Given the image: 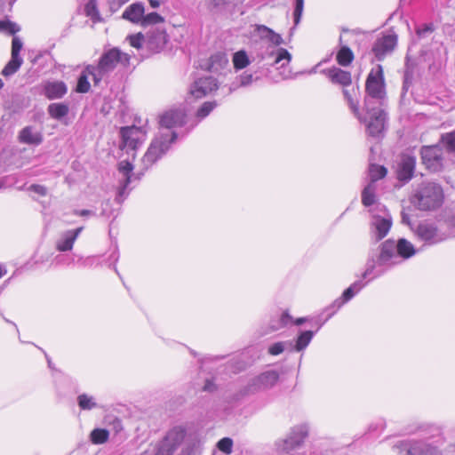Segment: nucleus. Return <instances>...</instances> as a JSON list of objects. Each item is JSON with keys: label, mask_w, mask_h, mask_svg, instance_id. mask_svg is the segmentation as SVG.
Masks as SVG:
<instances>
[{"label": "nucleus", "mask_w": 455, "mask_h": 455, "mask_svg": "<svg viewBox=\"0 0 455 455\" xmlns=\"http://www.w3.org/2000/svg\"><path fill=\"white\" fill-rule=\"evenodd\" d=\"M359 87L353 88L352 92L343 89V95L350 110L356 118L366 125L369 136L379 138L384 132L387 123V113L381 108V100L384 97V76L381 65L371 69L365 83L366 96L364 98L363 112L359 109V102L355 99Z\"/></svg>", "instance_id": "f257e3e1"}, {"label": "nucleus", "mask_w": 455, "mask_h": 455, "mask_svg": "<svg viewBox=\"0 0 455 455\" xmlns=\"http://www.w3.org/2000/svg\"><path fill=\"white\" fill-rule=\"evenodd\" d=\"M416 252L414 245L405 238L387 239L369 251L363 277L374 280Z\"/></svg>", "instance_id": "f03ea898"}, {"label": "nucleus", "mask_w": 455, "mask_h": 455, "mask_svg": "<svg viewBox=\"0 0 455 455\" xmlns=\"http://www.w3.org/2000/svg\"><path fill=\"white\" fill-rule=\"evenodd\" d=\"M186 122L187 114L182 108H171L160 116V131L143 156L146 167L156 164L169 151L178 137L177 133L172 129L182 127Z\"/></svg>", "instance_id": "7ed1b4c3"}, {"label": "nucleus", "mask_w": 455, "mask_h": 455, "mask_svg": "<svg viewBox=\"0 0 455 455\" xmlns=\"http://www.w3.org/2000/svg\"><path fill=\"white\" fill-rule=\"evenodd\" d=\"M120 63L126 67L130 63V55L121 52L118 48L106 51L100 58L98 64L87 65V70L91 73L94 85H98L107 77L116 65Z\"/></svg>", "instance_id": "20e7f679"}, {"label": "nucleus", "mask_w": 455, "mask_h": 455, "mask_svg": "<svg viewBox=\"0 0 455 455\" xmlns=\"http://www.w3.org/2000/svg\"><path fill=\"white\" fill-rule=\"evenodd\" d=\"M443 197V190L440 184L423 181L414 191L411 203L420 211H433L442 205Z\"/></svg>", "instance_id": "39448f33"}, {"label": "nucleus", "mask_w": 455, "mask_h": 455, "mask_svg": "<svg viewBox=\"0 0 455 455\" xmlns=\"http://www.w3.org/2000/svg\"><path fill=\"white\" fill-rule=\"evenodd\" d=\"M308 434L309 427L307 424L294 426L284 439L276 442L277 450L287 455H307L304 446Z\"/></svg>", "instance_id": "423d86ee"}, {"label": "nucleus", "mask_w": 455, "mask_h": 455, "mask_svg": "<svg viewBox=\"0 0 455 455\" xmlns=\"http://www.w3.org/2000/svg\"><path fill=\"white\" fill-rule=\"evenodd\" d=\"M142 164L143 170L137 173H133V165L129 161H121L118 164V172L121 177L119 179V186L115 199L117 204H122L129 196L130 192L133 188V187H130V185L133 182H139L144 175L145 171L153 165L151 164L148 167H146L143 161Z\"/></svg>", "instance_id": "0eeeda50"}, {"label": "nucleus", "mask_w": 455, "mask_h": 455, "mask_svg": "<svg viewBox=\"0 0 455 455\" xmlns=\"http://www.w3.org/2000/svg\"><path fill=\"white\" fill-rule=\"evenodd\" d=\"M392 450L398 455H442L436 446L422 440H400L392 445Z\"/></svg>", "instance_id": "6e6552de"}, {"label": "nucleus", "mask_w": 455, "mask_h": 455, "mask_svg": "<svg viewBox=\"0 0 455 455\" xmlns=\"http://www.w3.org/2000/svg\"><path fill=\"white\" fill-rule=\"evenodd\" d=\"M371 236L377 243L386 237L392 227V217L386 206L379 204L371 210Z\"/></svg>", "instance_id": "1a4fd4ad"}, {"label": "nucleus", "mask_w": 455, "mask_h": 455, "mask_svg": "<svg viewBox=\"0 0 455 455\" xmlns=\"http://www.w3.org/2000/svg\"><path fill=\"white\" fill-rule=\"evenodd\" d=\"M120 149L132 155L134 158L135 151L146 140V132L141 127L125 126L120 130Z\"/></svg>", "instance_id": "9d476101"}, {"label": "nucleus", "mask_w": 455, "mask_h": 455, "mask_svg": "<svg viewBox=\"0 0 455 455\" xmlns=\"http://www.w3.org/2000/svg\"><path fill=\"white\" fill-rule=\"evenodd\" d=\"M279 379L275 370L267 371L252 379L240 390V395L245 396L272 388Z\"/></svg>", "instance_id": "9b49d317"}, {"label": "nucleus", "mask_w": 455, "mask_h": 455, "mask_svg": "<svg viewBox=\"0 0 455 455\" xmlns=\"http://www.w3.org/2000/svg\"><path fill=\"white\" fill-rule=\"evenodd\" d=\"M421 162L430 172H439L443 169V150L438 145L423 146L420 149Z\"/></svg>", "instance_id": "f8f14e48"}, {"label": "nucleus", "mask_w": 455, "mask_h": 455, "mask_svg": "<svg viewBox=\"0 0 455 455\" xmlns=\"http://www.w3.org/2000/svg\"><path fill=\"white\" fill-rule=\"evenodd\" d=\"M186 437V430L182 427L171 429L166 436L158 443L155 455H172Z\"/></svg>", "instance_id": "ddd939ff"}, {"label": "nucleus", "mask_w": 455, "mask_h": 455, "mask_svg": "<svg viewBox=\"0 0 455 455\" xmlns=\"http://www.w3.org/2000/svg\"><path fill=\"white\" fill-rule=\"evenodd\" d=\"M219 89V82L212 76L197 77L190 84L188 93L195 99H202Z\"/></svg>", "instance_id": "4468645a"}, {"label": "nucleus", "mask_w": 455, "mask_h": 455, "mask_svg": "<svg viewBox=\"0 0 455 455\" xmlns=\"http://www.w3.org/2000/svg\"><path fill=\"white\" fill-rule=\"evenodd\" d=\"M411 231L426 245H434L444 240L438 228L434 224L426 221L419 222L415 228H411Z\"/></svg>", "instance_id": "2eb2a0df"}, {"label": "nucleus", "mask_w": 455, "mask_h": 455, "mask_svg": "<svg viewBox=\"0 0 455 455\" xmlns=\"http://www.w3.org/2000/svg\"><path fill=\"white\" fill-rule=\"evenodd\" d=\"M397 44L396 35H386L378 38L371 48L377 60H383L387 55L391 54Z\"/></svg>", "instance_id": "dca6fc26"}, {"label": "nucleus", "mask_w": 455, "mask_h": 455, "mask_svg": "<svg viewBox=\"0 0 455 455\" xmlns=\"http://www.w3.org/2000/svg\"><path fill=\"white\" fill-rule=\"evenodd\" d=\"M307 455H350L348 448L336 449L330 440H321L313 445Z\"/></svg>", "instance_id": "f3484780"}, {"label": "nucleus", "mask_w": 455, "mask_h": 455, "mask_svg": "<svg viewBox=\"0 0 455 455\" xmlns=\"http://www.w3.org/2000/svg\"><path fill=\"white\" fill-rule=\"evenodd\" d=\"M168 42V36L164 30L153 29L147 35V48L152 52L162 51Z\"/></svg>", "instance_id": "a211bd4d"}, {"label": "nucleus", "mask_w": 455, "mask_h": 455, "mask_svg": "<svg viewBox=\"0 0 455 455\" xmlns=\"http://www.w3.org/2000/svg\"><path fill=\"white\" fill-rule=\"evenodd\" d=\"M416 166V158L413 156L404 155L397 166L396 176L400 181L408 182L413 177Z\"/></svg>", "instance_id": "6ab92c4d"}, {"label": "nucleus", "mask_w": 455, "mask_h": 455, "mask_svg": "<svg viewBox=\"0 0 455 455\" xmlns=\"http://www.w3.org/2000/svg\"><path fill=\"white\" fill-rule=\"evenodd\" d=\"M68 92V87L63 81H48L43 84V94L48 100L61 99Z\"/></svg>", "instance_id": "aec40b11"}, {"label": "nucleus", "mask_w": 455, "mask_h": 455, "mask_svg": "<svg viewBox=\"0 0 455 455\" xmlns=\"http://www.w3.org/2000/svg\"><path fill=\"white\" fill-rule=\"evenodd\" d=\"M322 72L327 76L332 84L347 87L352 83L351 73L339 68L332 67L331 68L324 69Z\"/></svg>", "instance_id": "412c9836"}, {"label": "nucleus", "mask_w": 455, "mask_h": 455, "mask_svg": "<svg viewBox=\"0 0 455 455\" xmlns=\"http://www.w3.org/2000/svg\"><path fill=\"white\" fill-rule=\"evenodd\" d=\"M83 227H79L76 229H71L64 232L60 238L56 243V248L59 251H71L73 245L81 234Z\"/></svg>", "instance_id": "4be33fe9"}, {"label": "nucleus", "mask_w": 455, "mask_h": 455, "mask_svg": "<svg viewBox=\"0 0 455 455\" xmlns=\"http://www.w3.org/2000/svg\"><path fill=\"white\" fill-rule=\"evenodd\" d=\"M145 12L144 4L136 2L129 5L123 12V19L127 20L134 24H141Z\"/></svg>", "instance_id": "5701e85b"}, {"label": "nucleus", "mask_w": 455, "mask_h": 455, "mask_svg": "<svg viewBox=\"0 0 455 455\" xmlns=\"http://www.w3.org/2000/svg\"><path fill=\"white\" fill-rule=\"evenodd\" d=\"M19 140L24 144L38 146L43 142V135L33 126H26L20 132Z\"/></svg>", "instance_id": "b1692460"}, {"label": "nucleus", "mask_w": 455, "mask_h": 455, "mask_svg": "<svg viewBox=\"0 0 455 455\" xmlns=\"http://www.w3.org/2000/svg\"><path fill=\"white\" fill-rule=\"evenodd\" d=\"M416 67V61L412 60L409 55H406L403 70V81L402 87L403 93H406L409 91L410 87L412 85Z\"/></svg>", "instance_id": "393cba45"}, {"label": "nucleus", "mask_w": 455, "mask_h": 455, "mask_svg": "<svg viewBox=\"0 0 455 455\" xmlns=\"http://www.w3.org/2000/svg\"><path fill=\"white\" fill-rule=\"evenodd\" d=\"M363 279H364L362 276ZM367 281L363 282V280H357L354 282L348 288H347L342 295L339 298L343 304H346L350 299H352L365 285L371 282V280L369 277L366 278Z\"/></svg>", "instance_id": "a878e982"}, {"label": "nucleus", "mask_w": 455, "mask_h": 455, "mask_svg": "<svg viewBox=\"0 0 455 455\" xmlns=\"http://www.w3.org/2000/svg\"><path fill=\"white\" fill-rule=\"evenodd\" d=\"M315 331H300L295 340L294 348L297 352L304 350L311 342Z\"/></svg>", "instance_id": "bb28decb"}, {"label": "nucleus", "mask_w": 455, "mask_h": 455, "mask_svg": "<svg viewBox=\"0 0 455 455\" xmlns=\"http://www.w3.org/2000/svg\"><path fill=\"white\" fill-rule=\"evenodd\" d=\"M268 51V57H274L273 61L271 62V65H275L281 62L282 60H286L287 63H289L291 60V55L290 52L284 49V48H279L276 51L275 50L274 46L267 47Z\"/></svg>", "instance_id": "cd10ccee"}, {"label": "nucleus", "mask_w": 455, "mask_h": 455, "mask_svg": "<svg viewBox=\"0 0 455 455\" xmlns=\"http://www.w3.org/2000/svg\"><path fill=\"white\" fill-rule=\"evenodd\" d=\"M49 115L56 119L60 120L68 114V106L65 103H52L48 106Z\"/></svg>", "instance_id": "c85d7f7f"}, {"label": "nucleus", "mask_w": 455, "mask_h": 455, "mask_svg": "<svg viewBox=\"0 0 455 455\" xmlns=\"http://www.w3.org/2000/svg\"><path fill=\"white\" fill-rule=\"evenodd\" d=\"M336 60L340 66L347 67L354 60V53L348 46L342 45L337 53Z\"/></svg>", "instance_id": "c756f323"}, {"label": "nucleus", "mask_w": 455, "mask_h": 455, "mask_svg": "<svg viewBox=\"0 0 455 455\" xmlns=\"http://www.w3.org/2000/svg\"><path fill=\"white\" fill-rule=\"evenodd\" d=\"M219 103L217 100L212 101H205L204 102L200 108L197 109L196 113V117L197 121L200 122L207 117L217 107Z\"/></svg>", "instance_id": "7c9ffc66"}, {"label": "nucleus", "mask_w": 455, "mask_h": 455, "mask_svg": "<svg viewBox=\"0 0 455 455\" xmlns=\"http://www.w3.org/2000/svg\"><path fill=\"white\" fill-rule=\"evenodd\" d=\"M119 259V251L118 246L116 243L112 247V251L108 255V259L104 260V264L107 265L109 268H113L114 271L116 273V275L119 276V278L122 280L123 283L124 284V282L123 280L122 275H120L117 267L116 263Z\"/></svg>", "instance_id": "2f4dec72"}, {"label": "nucleus", "mask_w": 455, "mask_h": 455, "mask_svg": "<svg viewBox=\"0 0 455 455\" xmlns=\"http://www.w3.org/2000/svg\"><path fill=\"white\" fill-rule=\"evenodd\" d=\"M376 203L375 185L369 183L362 192V204L366 206H372Z\"/></svg>", "instance_id": "473e14b6"}, {"label": "nucleus", "mask_w": 455, "mask_h": 455, "mask_svg": "<svg viewBox=\"0 0 455 455\" xmlns=\"http://www.w3.org/2000/svg\"><path fill=\"white\" fill-rule=\"evenodd\" d=\"M23 60L21 57L12 56L11 60L3 68L1 74L4 76H9L16 73L22 65Z\"/></svg>", "instance_id": "72a5a7b5"}, {"label": "nucleus", "mask_w": 455, "mask_h": 455, "mask_svg": "<svg viewBox=\"0 0 455 455\" xmlns=\"http://www.w3.org/2000/svg\"><path fill=\"white\" fill-rule=\"evenodd\" d=\"M101 256L100 255H93L89 256L86 258H84L82 256H76V265H77L79 267H92L94 265L99 266L102 264V261L100 260Z\"/></svg>", "instance_id": "f704fd0d"}, {"label": "nucleus", "mask_w": 455, "mask_h": 455, "mask_svg": "<svg viewBox=\"0 0 455 455\" xmlns=\"http://www.w3.org/2000/svg\"><path fill=\"white\" fill-rule=\"evenodd\" d=\"M91 76V73L87 70V66L81 72L76 84V91L80 93H86L90 91L91 84L89 83L88 77Z\"/></svg>", "instance_id": "c9c22d12"}, {"label": "nucleus", "mask_w": 455, "mask_h": 455, "mask_svg": "<svg viewBox=\"0 0 455 455\" xmlns=\"http://www.w3.org/2000/svg\"><path fill=\"white\" fill-rule=\"evenodd\" d=\"M77 403L81 410L90 411L98 407L93 396L87 394H81L77 396Z\"/></svg>", "instance_id": "e433bc0d"}, {"label": "nucleus", "mask_w": 455, "mask_h": 455, "mask_svg": "<svg viewBox=\"0 0 455 455\" xmlns=\"http://www.w3.org/2000/svg\"><path fill=\"white\" fill-rule=\"evenodd\" d=\"M233 64L236 70L243 69L250 64L249 57L245 51H238L233 55Z\"/></svg>", "instance_id": "4c0bfd02"}, {"label": "nucleus", "mask_w": 455, "mask_h": 455, "mask_svg": "<svg viewBox=\"0 0 455 455\" xmlns=\"http://www.w3.org/2000/svg\"><path fill=\"white\" fill-rule=\"evenodd\" d=\"M109 432L105 428H95L91 432L90 438L92 443L101 444L108 441Z\"/></svg>", "instance_id": "58836bf2"}, {"label": "nucleus", "mask_w": 455, "mask_h": 455, "mask_svg": "<svg viewBox=\"0 0 455 455\" xmlns=\"http://www.w3.org/2000/svg\"><path fill=\"white\" fill-rule=\"evenodd\" d=\"M84 12L93 22L100 21V16L97 7V0H89L84 6Z\"/></svg>", "instance_id": "ea45409f"}, {"label": "nucleus", "mask_w": 455, "mask_h": 455, "mask_svg": "<svg viewBox=\"0 0 455 455\" xmlns=\"http://www.w3.org/2000/svg\"><path fill=\"white\" fill-rule=\"evenodd\" d=\"M387 170L386 167L378 164H371L369 170L371 183L374 184V182L384 178L387 175Z\"/></svg>", "instance_id": "a19ab883"}, {"label": "nucleus", "mask_w": 455, "mask_h": 455, "mask_svg": "<svg viewBox=\"0 0 455 455\" xmlns=\"http://www.w3.org/2000/svg\"><path fill=\"white\" fill-rule=\"evenodd\" d=\"M164 21V19L163 16H161L157 12H153L147 15L144 14L140 25L143 27H147L149 25L163 23Z\"/></svg>", "instance_id": "79ce46f5"}, {"label": "nucleus", "mask_w": 455, "mask_h": 455, "mask_svg": "<svg viewBox=\"0 0 455 455\" xmlns=\"http://www.w3.org/2000/svg\"><path fill=\"white\" fill-rule=\"evenodd\" d=\"M77 255H67V254H59L53 259V264L56 266H69L71 264H76Z\"/></svg>", "instance_id": "37998d69"}, {"label": "nucleus", "mask_w": 455, "mask_h": 455, "mask_svg": "<svg viewBox=\"0 0 455 455\" xmlns=\"http://www.w3.org/2000/svg\"><path fill=\"white\" fill-rule=\"evenodd\" d=\"M260 78V76L258 75V72L248 73L243 72L239 76V83L240 86H248L251 84L253 82L258 81Z\"/></svg>", "instance_id": "c03bdc74"}, {"label": "nucleus", "mask_w": 455, "mask_h": 455, "mask_svg": "<svg viewBox=\"0 0 455 455\" xmlns=\"http://www.w3.org/2000/svg\"><path fill=\"white\" fill-rule=\"evenodd\" d=\"M342 301L338 298L331 305L326 307L322 313L326 316V319L331 318L336 312L343 306Z\"/></svg>", "instance_id": "a18cd8bd"}, {"label": "nucleus", "mask_w": 455, "mask_h": 455, "mask_svg": "<svg viewBox=\"0 0 455 455\" xmlns=\"http://www.w3.org/2000/svg\"><path fill=\"white\" fill-rule=\"evenodd\" d=\"M441 140L449 152H455V131L443 134Z\"/></svg>", "instance_id": "49530a36"}, {"label": "nucleus", "mask_w": 455, "mask_h": 455, "mask_svg": "<svg viewBox=\"0 0 455 455\" xmlns=\"http://www.w3.org/2000/svg\"><path fill=\"white\" fill-rule=\"evenodd\" d=\"M20 30V28L16 23L10 20H0V31H8L9 34L14 35Z\"/></svg>", "instance_id": "de8ad7c7"}, {"label": "nucleus", "mask_w": 455, "mask_h": 455, "mask_svg": "<svg viewBox=\"0 0 455 455\" xmlns=\"http://www.w3.org/2000/svg\"><path fill=\"white\" fill-rule=\"evenodd\" d=\"M217 447L225 454H231L233 448V440L229 437H224L218 442Z\"/></svg>", "instance_id": "09e8293b"}, {"label": "nucleus", "mask_w": 455, "mask_h": 455, "mask_svg": "<svg viewBox=\"0 0 455 455\" xmlns=\"http://www.w3.org/2000/svg\"><path fill=\"white\" fill-rule=\"evenodd\" d=\"M198 445L199 442L196 439L186 440L181 451L182 455H192L197 449Z\"/></svg>", "instance_id": "8fccbe9b"}, {"label": "nucleus", "mask_w": 455, "mask_h": 455, "mask_svg": "<svg viewBox=\"0 0 455 455\" xmlns=\"http://www.w3.org/2000/svg\"><path fill=\"white\" fill-rule=\"evenodd\" d=\"M304 10V0H295V6L293 12L294 26L299 25Z\"/></svg>", "instance_id": "3c124183"}, {"label": "nucleus", "mask_w": 455, "mask_h": 455, "mask_svg": "<svg viewBox=\"0 0 455 455\" xmlns=\"http://www.w3.org/2000/svg\"><path fill=\"white\" fill-rule=\"evenodd\" d=\"M286 345H291L289 342H275L268 347V353L272 355H278L286 349Z\"/></svg>", "instance_id": "603ef678"}, {"label": "nucleus", "mask_w": 455, "mask_h": 455, "mask_svg": "<svg viewBox=\"0 0 455 455\" xmlns=\"http://www.w3.org/2000/svg\"><path fill=\"white\" fill-rule=\"evenodd\" d=\"M128 39L130 41V44L137 49L141 48L142 44L145 42V37L142 33H138L136 35H131L128 36Z\"/></svg>", "instance_id": "864d4df0"}, {"label": "nucleus", "mask_w": 455, "mask_h": 455, "mask_svg": "<svg viewBox=\"0 0 455 455\" xmlns=\"http://www.w3.org/2000/svg\"><path fill=\"white\" fill-rule=\"evenodd\" d=\"M328 320L323 313L319 314L316 317L310 318L311 326L315 327L314 331L316 333Z\"/></svg>", "instance_id": "5fc2aeb1"}, {"label": "nucleus", "mask_w": 455, "mask_h": 455, "mask_svg": "<svg viewBox=\"0 0 455 455\" xmlns=\"http://www.w3.org/2000/svg\"><path fill=\"white\" fill-rule=\"evenodd\" d=\"M22 46L23 44L21 40L19 37L14 36L12 41V56L20 57V52L22 49Z\"/></svg>", "instance_id": "6e6d98bb"}, {"label": "nucleus", "mask_w": 455, "mask_h": 455, "mask_svg": "<svg viewBox=\"0 0 455 455\" xmlns=\"http://www.w3.org/2000/svg\"><path fill=\"white\" fill-rule=\"evenodd\" d=\"M433 31V28L431 25L423 24L421 26H419L416 28V34L419 38L426 37L429 34H431Z\"/></svg>", "instance_id": "4d7b16f0"}, {"label": "nucleus", "mask_w": 455, "mask_h": 455, "mask_svg": "<svg viewBox=\"0 0 455 455\" xmlns=\"http://www.w3.org/2000/svg\"><path fill=\"white\" fill-rule=\"evenodd\" d=\"M256 31L261 39H266L268 41L272 29L264 25H257Z\"/></svg>", "instance_id": "13d9d810"}, {"label": "nucleus", "mask_w": 455, "mask_h": 455, "mask_svg": "<svg viewBox=\"0 0 455 455\" xmlns=\"http://www.w3.org/2000/svg\"><path fill=\"white\" fill-rule=\"evenodd\" d=\"M29 190L41 196H44L47 194V188L43 185L33 184L29 187Z\"/></svg>", "instance_id": "bf43d9fd"}, {"label": "nucleus", "mask_w": 455, "mask_h": 455, "mask_svg": "<svg viewBox=\"0 0 455 455\" xmlns=\"http://www.w3.org/2000/svg\"><path fill=\"white\" fill-rule=\"evenodd\" d=\"M268 42H270L274 46H278L283 44V38L279 34L272 30Z\"/></svg>", "instance_id": "052dcab7"}, {"label": "nucleus", "mask_w": 455, "mask_h": 455, "mask_svg": "<svg viewBox=\"0 0 455 455\" xmlns=\"http://www.w3.org/2000/svg\"><path fill=\"white\" fill-rule=\"evenodd\" d=\"M280 324L279 327L287 326L290 323L293 322L292 317L290 315L288 312H283L280 315Z\"/></svg>", "instance_id": "680f3d73"}, {"label": "nucleus", "mask_w": 455, "mask_h": 455, "mask_svg": "<svg viewBox=\"0 0 455 455\" xmlns=\"http://www.w3.org/2000/svg\"><path fill=\"white\" fill-rule=\"evenodd\" d=\"M203 390L205 392L212 393L217 390V386L213 379H206L203 387Z\"/></svg>", "instance_id": "e2e57ef3"}, {"label": "nucleus", "mask_w": 455, "mask_h": 455, "mask_svg": "<svg viewBox=\"0 0 455 455\" xmlns=\"http://www.w3.org/2000/svg\"><path fill=\"white\" fill-rule=\"evenodd\" d=\"M429 426L426 424H418L414 428L407 430L408 434H416L420 432H427Z\"/></svg>", "instance_id": "0e129e2a"}, {"label": "nucleus", "mask_w": 455, "mask_h": 455, "mask_svg": "<svg viewBox=\"0 0 455 455\" xmlns=\"http://www.w3.org/2000/svg\"><path fill=\"white\" fill-rule=\"evenodd\" d=\"M401 219H402V223L409 226L411 229V228H415L411 222L410 215L407 212H405L404 210H403L401 212Z\"/></svg>", "instance_id": "69168bd1"}, {"label": "nucleus", "mask_w": 455, "mask_h": 455, "mask_svg": "<svg viewBox=\"0 0 455 455\" xmlns=\"http://www.w3.org/2000/svg\"><path fill=\"white\" fill-rule=\"evenodd\" d=\"M305 323H310V317H299L293 321L295 325H301Z\"/></svg>", "instance_id": "338daca9"}, {"label": "nucleus", "mask_w": 455, "mask_h": 455, "mask_svg": "<svg viewBox=\"0 0 455 455\" xmlns=\"http://www.w3.org/2000/svg\"><path fill=\"white\" fill-rule=\"evenodd\" d=\"M110 206V203L109 201H107L105 203L102 204V211H101V215L103 216H106V217H110V214L108 213V208Z\"/></svg>", "instance_id": "774afa93"}]
</instances>
